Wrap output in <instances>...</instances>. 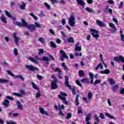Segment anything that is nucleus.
<instances>
[{"label":"nucleus","instance_id":"nucleus-62","mask_svg":"<svg viewBox=\"0 0 124 124\" xmlns=\"http://www.w3.org/2000/svg\"><path fill=\"white\" fill-rule=\"evenodd\" d=\"M94 119L95 121H96L98 123H99V119L98 118V117H97L96 114L94 115Z\"/></svg>","mask_w":124,"mask_h":124},{"label":"nucleus","instance_id":"nucleus-39","mask_svg":"<svg viewBox=\"0 0 124 124\" xmlns=\"http://www.w3.org/2000/svg\"><path fill=\"white\" fill-rule=\"evenodd\" d=\"M44 5L48 9V10H50L51 9V6H50V5H49L47 2L44 3Z\"/></svg>","mask_w":124,"mask_h":124},{"label":"nucleus","instance_id":"nucleus-14","mask_svg":"<svg viewBox=\"0 0 124 124\" xmlns=\"http://www.w3.org/2000/svg\"><path fill=\"white\" fill-rule=\"evenodd\" d=\"M60 54H62V57L64 58V59H68V56L66 55V53H65L63 50H60Z\"/></svg>","mask_w":124,"mask_h":124},{"label":"nucleus","instance_id":"nucleus-17","mask_svg":"<svg viewBox=\"0 0 124 124\" xmlns=\"http://www.w3.org/2000/svg\"><path fill=\"white\" fill-rule=\"evenodd\" d=\"M62 65L63 67V69H64V70H65V71H66V72H68V71H69V69H68V68H67V66H66V65H65V62L62 63Z\"/></svg>","mask_w":124,"mask_h":124},{"label":"nucleus","instance_id":"nucleus-2","mask_svg":"<svg viewBox=\"0 0 124 124\" xmlns=\"http://www.w3.org/2000/svg\"><path fill=\"white\" fill-rule=\"evenodd\" d=\"M68 24L70 27H75L76 24V19L74 14H71L70 16L69 17Z\"/></svg>","mask_w":124,"mask_h":124},{"label":"nucleus","instance_id":"nucleus-6","mask_svg":"<svg viewBox=\"0 0 124 124\" xmlns=\"http://www.w3.org/2000/svg\"><path fill=\"white\" fill-rule=\"evenodd\" d=\"M19 93H13V95H15L16 96H19V97H22V94H23V95H25V94H27V93H26V92H25L24 90H19Z\"/></svg>","mask_w":124,"mask_h":124},{"label":"nucleus","instance_id":"nucleus-9","mask_svg":"<svg viewBox=\"0 0 124 124\" xmlns=\"http://www.w3.org/2000/svg\"><path fill=\"white\" fill-rule=\"evenodd\" d=\"M58 97L60 98V99H61L62 100L63 103L65 104V105H68V102L66 100V98L65 97H63L61 95H58Z\"/></svg>","mask_w":124,"mask_h":124},{"label":"nucleus","instance_id":"nucleus-15","mask_svg":"<svg viewBox=\"0 0 124 124\" xmlns=\"http://www.w3.org/2000/svg\"><path fill=\"white\" fill-rule=\"evenodd\" d=\"M109 26L110 28H111V29H113V30H112V31L113 32H114V31H117V28H116V26H115V24H114L112 23H109Z\"/></svg>","mask_w":124,"mask_h":124},{"label":"nucleus","instance_id":"nucleus-40","mask_svg":"<svg viewBox=\"0 0 124 124\" xmlns=\"http://www.w3.org/2000/svg\"><path fill=\"white\" fill-rule=\"evenodd\" d=\"M42 61H44V62H50V59H49V58H48V57H43V59H42Z\"/></svg>","mask_w":124,"mask_h":124},{"label":"nucleus","instance_id":"nucleus-23","mask_svg":"<svg viewBox=\"0 0 124 124\" xmlns=\"http://www.w3.org/2000/svg\"><path fill=\"white\" fill-rule=\"evenodd\" d=\"M9 81L7 79H2L0 78V83L1 84H6V83H8Z\"/></svg>","mask_w":124,"mask_h":124},{"label":"nucleus","instance_id":"nucleus-49","mask_svg":"<svg viewBox=\"0 0 124 124\" xmlns=\"http://www.w3.org/2000/svg\"><path fill=\"white\" fill-rule=\"evenodd\" d=\"M88 97L89 99H91V98L93 97V93H92V92H90L88 93Z\"/></svg>","mask_w":124,"mask_h":124},{"label":"nucleus","instance_id":"nucleus-56","mask_svg":"<svg viewBox=\"0 0 124 124\" xmlns=\"http://www.w3.org/2000/svg\"><path fill=\"white\" fill-rule=\"evenodd\" d=\"M35 26L36 28H41V25L38 22H35Z\"/></svg>","mask_w":124,"mask_h":124},{"label":"nucleus","instance_id":"nucleus-8","mask_svg":"<svg viewBox=\"0 0 124 124\" xmlns=\"http://www.w3.org/2000/svg\"><path fill=\"white\" fill-rule=\"evenodd\" d=\"M13 37L14 38V42L16 43V46H18L19 44H18V42L20 40V37H17L16 35V33H14L13 34Z\"/></svg>","mask_w":124,"mask_h":124},{"label":"nucleus","instance_id":"nucleus-59","mask_svg":"<svg viewBox=\"0 0 124 124\" xmlns=\"http://www.w3.org/2000/svg\"><path fill=\"white\" fill-rule=\"evenodd\" d=\"M100 118H101V119H102V120H104V119H105V117L104 116V114L102 113H101L100 114Z\"/></svg>","mask_w":124,"mask_h":124},{"label":"nucleus","instance_id":"nucleus-22","mask_svg":"<svg viewBox=\"0 0 124 124\" xmlns=\"http://www.w3.org/2000/svg\"><path fill=\"white\" fill-rule=\"evenodd\" d=\"M100 73L101 74H107L108 75L109 73H110V70L108 69H105V71H102L100 72Z\"/></svg>","mask_w":124,"mask_h":124},{"label":"nucleus","instance_id":"nucleus-34","mask_svg":"<svg viewBox=\"0 0 124 124\" xmlns=\"http://www.w3.org/2000/svg\"><path fill=\"white\" fill-rule=\"evenodd\" d=\"M75 103L77 106L79 105V95H77L76 97Z\"/></svg>","mask_w":124,"mask_h":124},{"label":"nucleus","instance_id":"nucleus-50","mask_svg":"<svg viewBox=\"0 0 124 124\" xmlns=\"http://www.w3.org/2000/svg\"><path fill=\"white\" fill-rule=\"evenodd\" d=\"M20 9H25L26 7V4L25 3H22V5H20Z\"/></svg>","mask_w":124,"mask_h":124},{"label":"nucleus","instance_id":"nucleus-44","mask_svg":"<svg viewBox=\"0 0 124 124\" xmlns=\"http://www.w3.org/2000/svg\"><path fill=\"white\" fill-rule=\"evenodd\" d=\"M78 114H83V111L82 110V108L78 107Z\"/></svg>","mask_w":124,"mask_h":124},{"label":"nucleus","instance_id":"nucleus-64","mask_svg":"<svg viewBox=\"0 0 124 124\" xmlns=\"http://www.w3.org/2000/svg\"><path fill=\"white\" fill-rule=\"evenodd\" d=\"M121 37L122 41H123V42H124V35H123V34H121Z\"/></svg>","mask_w":124,"mask_h":124},{"label":"nucleus","instance_id":"nucleus-43","mask_svg":"<svg viewBox=\"0 0 124 124\" xmlns=\"http://www.w3.org/2000/svg\"><path fill=\"white\" fill-rule=\"evenodd\" d=\"M76 83L77 84H78V86L80 87V88H82V84H81V82H80V81H79V80H77L76 81Z\"/></svg>","mask_w":124,"mask_h":124},{"label":"nucleus","instance_id":"nucleus-61","mask_svg":"<svg viewBox=\"0 0 124 124\" xmlns=\"http://www.w3.org/2000/svg\"><path fill=\"white\" fill-rule=\"evenodd\" d=\"M25 67H26V68L29 70H31V65H25Z\"/></svg>","mask_w":124,"mask_h":124},{"label":"nucleus","instance_id":"nucleus-41","mask_svg":"<svg viewBox=\"0 0 124 124\" xmlns=\"http://www.w3.org/2000/svg\"><path fill=\"white\" fill-rule=\"evenodd\" d=\"M71 117H72V114L71 113H68L66 118L67 120H69Z\"/></svg>","mask_w":124,"mask_h":124},{"label":"nucleus","instance_id":"nucleus-29","mask_svg":"<svg viewBox=\"0 0 124 124\" xmlns=\"http://www.w3.org/2000/svg\"><path fill=\"white\" fill-rule=\"evenodd\" d=\"M1 20L3 23H7V21H6V18H5V16H4V15H2L1 16Z\"/></svg>","mask_w":124,"mask_h":124},{"label":"nucleus","instance_id":"nucleus-32","mask_svg":"<svg viewBox=\"0 0 124 124\" xmlns=\"http://www.w3.org/2000/svg\"><path fill=\"white\" fill-rule=\"evenodd\" d=\"M58 108H59V115L60 116H62V117H64V114H63V113H62V109H61V106H59Z\"/></svg>","mask_w":124,"mask_h":124},{"label":"nucleus","instance_id":"nucleus-46","mask_svg":"<svg viewBox=\"0 0 124 124\" xmlns=\"http://www.w3.org/2000/svg\"><path fill=\"white\" fill-rule=\"evenodd\" d=\"M44 49L42 48L39 49V52H38L39 55H41V54H44Z\"/></svg>","mask_w":124,"mask_h":124},{"label":"nucleus","instance_id":"nucleus-51","mask_svg":"<svg viewBox=\"0 0 124 124\" xmlns=\"http://www.w3.org/2000/svg\"><path fill=\"white\" fill-rule=\"evenodd\" d=\"M37 78L38 80H39L40 81L42 80V79H43V77H42V76H40L38 74H37Z\"/></svg>","mask_w":124,"mask_h":124},{"label":"nucleus","instance_id":"nucleus-11","mask_svg":"<svg viewBox=\"0 0 124 124\" xmlns=\"http://www.w3.org/2000/svg\"><path fill=\"white\" fill-rule=\"evenodd\" d=\"M39 109L42 115H46V116H49V113H48V112L44 110V108H43L40 107Z\"/></svg>","mask_w":124,"mask_h":124},{"label":"nucleus","instance_id":"nucleus-20","mask_svg":"<svg viewBox=\"0 0 124 124\" xmlns=\"http://www.w3.org/2000/svg\"><path fill=\"white\" fill-rule=\"evenodd\" d=\"M39 70V69H38V68L33 66H31V71L32 72H34V73H36V72H38Z\"/></svg>","mask_w":124,"mask_h":124},{"label":"nucleus","instance_id":"nucleus-58","mask_svg":"<svg viewBox=\"0 0 124 124\" xmlns=\"http://www.w3.org/2000/svg\"><path fill=\"white\" fill-rule=\"evenodd\" d=\"M7 99H9V100H14V98L10 97L9 96H6L5 97Z\"/></svg>","mask_w":124,"mask_h":124},{"label":"nucleus","instance_id":"nucleus-45","mask_svg":"<svg viewBox=\"0 0 124 124\" xmlns=\"http://www.w3.org/2000/svg\"><path fill=\"white\" fill-rule=\"evenodd\" d=\"M100 83H101V80L96 79L94 82V86H95V85H97V84H99Z\"/></svg>","mask_w":124,"mask_h":124},{"label":"nucleus","instance_id":"nucleus-35","mask_svg":"<svg viewBox=\"0 0 124 124\" xmlns=\"http://www.w3.org/2000/svg\"><path fill=\"white\" fill-rule=\"evenodd\" d=\"M91 113H89L88 115L86 116L85 118V121L86 122H89V121H91Z\"/></svg>","mask_w":124,"mask_h":124},{"label":"nucleus","instance_id":"nucleus-7","mask_svg":"<svg viewBox=\"0 0 124 124\" xmlns=\"http://www.w3.org/2000/svg\"><path fill=\"white\" fill-rule=\"evenodd\" d=\"M56 89H58V84L57 80H54L51 82V90H56Z\"/></svg>","mask_w":124,"mask_h":124},{"label":"nucleus","instance_id":"nucleus-18","mask_svg":"<svg viewBox=\"0 0 124 124\" xmlns=\"http://www.w3.org/2000/svg\"><path fill=\"white\" fill-rule=\"evenodd\" d=\"M2 104H3L4 106H5V107H8V105H9V101L7 99L5 100L4 102L2 103Z\"/></svg>","mask_w":124,"mask_h":124},{"label":"nucleus","instance_id":"nucleus-55","mask_svg":"<svg viewBox=\"0 0 124 124\" xmlns=\"http://www.w3.org/2000/svg\"><path fill=\"white\" fill-rule=\"evenodd\" d=\"M31 62L36 64H38V62H37L35 59L34 58H31Z\"/></svg>","mask_w":124,"mask_h":124},{"label":"nucleus","instance_id":"nucleus-52","mask_svg":"<svg viewBox=\"0 0 124 124\" xmlns=\"http://www.w3.org/2000/svg\"><path fill=\"white\" fill-rule=\"evenodd\" d=\"M36 30V27L34 24L31 25V31H35Z\"/></svg>","mask_w":124,"mask_h":124},{"label":"nucleus","instance_id":"nucleus-10","mask_svg":"<svg viewBox=\"0 0 124 124\" xmlns=\"http://www.w3.org/2000/svg\"><path fill=\"white\" fill-rule=\"evenodd\" d=\"M77 2L78 5H80L83 8H84L86 5V3H85V1L83 0H77Z\"/></svg>","mask_w":124,"mask_h":124},{"label":"nucleus","instance_id":"nucleus-25","mask_svg":"<svg viewBox=\"0 0 124 124\" xmlns=\"http://www.w3.org/2000/svg\"><path fill=\"white\" fill-rule=\"evenodd\" d=\"M18 78H19L21 79L22 81H24L25 79H24V78H23V76L21 75H17L15 76V79H18Z\"/></svg>","mask_w":124,"mask_h":124},{"label":"nucleus","instance_id":"nucleus-48","mask_svg":"<svg viewBox=\"0 0 124 124\" xmlns=\"http://www.w3.org/2000/svg\"><path fill=\"white\" fill-rule=\"evenodd\" d=\"M7 73H8V74H9V75H10V76H12V77H14V74H13V73H12V72H11V71H7Z\"/></svg>","mask_w":124,"mask_h":124},{"label":"nucleus","instance_id":"nucleus-4","mask_svg":"<svg viewBox=\"0 0 124 124\" xmlns=\"http://www.w3.org/2000/svg\"><path fill=\"white\" fill-rule=\"evenodd\" d=\"M90 31L92 32L91 34L95 40H98V37H99V35H98V31L97 30L93 29H91Z\"/></svg>","mask_w":124,"mask_h":124},{"label":"nucleus","instance_id":"nucleus-63","mask_svg":"<svg viewBox=\"0 0 124 124\" xmlns=\"http://www.w3.org/2000/svg\"><path fill=\"white\" fill-rule=\"evenodd\" d=\"M49 32L52 34V35H55V32L53 30V29H49Z\"/></svg>","mask_w":124,"mask_h":124},{"label":"nucleus","instance_id":"nucleus-27","mask_svg":"<svg viewBox=\"0 0 124 124\" xmlns=\"http://www.w3.org/2000/svg\"><path fill=\"white\" fill-rule=\"evenodd\" d=\"M50 45L52 48H54V49L57 48V45H56V44H55V43L52 41L50 42Z\"/></svg>","mask_w":124,"mask_h":124},{"label":"nucleus","instance_id":"nucleus-26","mask_svg":"<svg viewBox=\"0 0 124 124\" xmlns=\"http://www.w3.org/2000/svg\"><path fill=\"white\" fill-rule=\"evenodd\" d=\"M78 75L79 77H83L85 75V73L83 70H79L78 71Z\"/></svg>","mask_w":124,"mask_h":124},{"label":"nucleus","instance_id":"nucleus-47","mask_svg":"<svg viewBox=\"0 0 124 124\" xmlns=\"http://www.w3.org/2000/svg\"><path fill=\"white\" fill-rule=\"evenodd\" d=\"M38 16L41 17H44V16H45V14L43 11H41L40 14L38 15Z\"/></svg>","mask_w":124,"mask_h":124},{"label":"nucleus","instance_id":"nucleus-37","mask_svg":"<svg viewBox=\"0 0 124 124\" xmlns=\"http://www.w3.org/2000/svg\"><path fill=\"white\" fill-rule=\"evenodd\" d=\"M39 41L41 42L42 44H45V40L44 39V38L40 37L38 39Z\"/></svg>","mask_w":124,"mask_h":124},{"label":"nucleus","instance_id":"nucleus-21","mask_svg":"<svg viewBox=\"0 0 124 124\" xmlns=\"http://www.w3.org/2000/svg\"><path fill=\"white\" fill-rule=\"evenodd\" d=\"M99 67H100V69H103V65H102V63H100L97 65V66L95 68V71H97V70H98V68H99Z\"/></svg>","mask_w":124,"mask_h":124},{"label":"nucleus","instance_id":"nucleus-12","mask_svg":"<svg viewBox=\"0 0 124 124\" xmlns=\"http://www.w3.org/2000/svg\"><path fill=\"white\" fill-rule=\"evenodd\" d=\"M96 23L98 26H100L101 28L106 27V24L103 23L102 21L99 20H96Z\"/></svg>","mask_w":124,"mask_h":124},{"label":"nucleus","instance_id":"nucleus-19","mask_svg":"<svg viewBox=\"0 0 124 124\" xmlns=\"http://www.w3.org/2000/svg\"><path fill=\"white\" fill-rule=\"evenodd\" d=\"M67 40L68 43H74V42H75L74 41V38H73L72 37L68 38Z\"/></svg>","mask_w":124,"mask_h":124},{"label":"nucleus","instance_id":"nucleus-38","mask_svg":"<svg viewBox=\"0 0 124 124\" xmlns=\"http://www.w3.org/2000/svg\"><path fill=\"white\" fill-rule=\"evenodd\" d=\"M109 82L111 85V86H113V85H115L116 84V82L114 81V79H109Z\"/></svg>","mask_w":124,"mask_h":124},{"label":"nucleus","instance_id":"nucleus-42","mask_svg":"<svg viewBox=\"0 0 124 124\" xmlns=\"http://www.w3.org/2000/svg\"><path fill=\"white\" fill-rule=\"evenodd\" d=\"M38 93H36V98H38L39 97H40L41 96V93H40V91L38 90Z\"/></svg>","mask_w":124,"mask_h":124},{"label":"nucleus","instance_id":"nucleus-36","mask_svg":"<svg viewBox=\"0 0 124 124\" xmlns=\"http://www.w3.org/2000/svg\"><path fill=\"white\" fill-rule=\"evenodd\" d=\"M75 50L76 51L80 52L82 50V47L81 46H75Z\"/></svg>","mask_w":124,"mask_h":124},{"label":"nucleus","instance_id":"nucleus-57","mask_svg":"<svg viewBox=\"0 0 124 124\" xmlns=\"http://www.w3.org/2000/svg\"><path fill=\"white\" fill-rule=\"evenodd\" d=\"M60 94L61 96H67V94L62 92H60Z\"/></svg>","mask_w":124,"mask_h":124},{"label":"nucleus","instance_id":"nucleus-24","mask_svg":"<svg viewBox=\"0 0 124 124\" xmlns=\"http://www.w3.org/2000/svg\"><path fill=\"white\" fill-rule=\"evenodd\" d=\"M17 107L19 110H23V106L19 101H17Z\"/></svg>","mask_w":124,"mask_h":124},{"label":"nucleus","instance_id":"nucleus-5","mask_svg":"<svg viewBox=\"0 0 124 124\" xmlns=\"http://www.w3.org/2000/svg\"><path fill=\"white\" fill-rule=\"evenodd\" d=\"M113 61L114 62H124V57L122 56H119V57H114L113 59Z\"/></svg>","mask_w":124,"mask_h":124},{"label":"nucleus","instance_id":"nucleus-1","mask_svg":"<svg viewBox=\"0 0 124 124\" xmlns=\"http://www.w3.org/2000/svg\"><path fill=\"white\" fill-rule=\"evenodd\" d=\"M21 22H17L15 21H13V23L14 25H17L18 27H24L25 28H27V29H31V26L28 25V23L26 22L24 19L21 20Z\"/></svg>","mask_w":124,"mask_h":124},{"label":"nucleus","instance_id":"nucleus-53","mask_svg":"<svg viewBox=\"0 0 124 124\" xmlns=\"http://www.w3.org/2000/svg\"><path fill=\"white\" fill-rule=\"evenodd\" d=\"M14 53L15 56H18V49L15 48L14 50Z\"/></svg>","mask_w":124,"mask_h":124},{"label":"nucleus","instance_id":"nucleus-33","mask_svg":"<svg viewBox=\"0 0 124 124\" xmlns=\"http://www.w3.org/2000/svg\"><path fill=\"white\" fill-rule=\"evenodd\" d=\"M31 85L33 89H34V90H36L37 91H39V88L37 87V86L36 85V84H35V83L32 82Z\"/></svg>","mask_w":124,"mask_h":124},{"label":"nucleus","instance_id":"nucleus-3","mask_svg":"<svg viewBox=\"0 0 124 124\" xmlns=\"http://www.w3.org/2000/svg\"><path fill=\"white\" fill-rule=\"evenodd\" d=\"M69 78L67 76H66L65 77V85L66 87H67V88H69L70 90H72L73 94L74 95H75L76 94V92H75V88L73 87V88L71 87V85H69V82H68Z\"/></svg>","mask_w":124,"mask_h":124},{"label":"nucleus","instance_id":"nucleus-16","mask_svg":"<svg viewBox=\"0 0 124 124\" xmlns=\"http://www.w3.org/2000/svg\"><path fill=\"white\" fill-rule=\"evenodd\" d=\"M80 81L81 83H83V84H90V80L88 78H85L82 79H81Z\"/></svg>","mask_w":124,"mask_h":124},{"label":"nucleus","instance_id":"nucleus-60","mask_svg":"<svg viewBox=\"0 0 124 124\" xmlns=\"http://www.w3.org/2000/svg\"><path fill=\"white\" fill-rule=\"evenodd\" d=\"M108 2L109 3V4H115V2L113 0H108Z\"/></svg>","mask_w":124,"mask_h":124},{"label":"nucleus","instance_id":"nucleus-28","mask_svg":"<svg viewBox=\"0 0 124 124\" xmlns=\"http://www.w3.org/2000/svg\"><path fill=\"white\" fill-rule=\"evenodd\" d=\"M118 88H119V85L115 84V85L112 87V90L113 92H116V91L118 90Z\"/></svg>","mask_w":124,"mask_h":124},{"label":"nucleus","instance_id":"nucleus-54","mask_svg":"<svg viewBox=\"0 0 124 124\" xmlns=\"http://www.w3.org/2000/svg\"><path fill=\"white\" fill-rule=\"evenodd\" d=\"M31 17H32V18H33V19L35 20V21L38 20V17H37V16H35L33 14H31Z\"/></svg>","mask_w":124,"mask_h":124},{"label":"nucleus","instance_id":"nucleus-13","mask_svg":"<svg viewBox=\"0 0 124 124\" xmlns=\"http://www.w3.org/2000/svg\"><path fill=\"white\" fill-rule=\"evenodd\" d=\"M5 14L8 17V18H10V19H11V20H16V17H12L11 15L9 13H8V11H7L6 10L5 11Z\"/></svg>","mask_w":124,"mask_h":124},{"label":"nucleus","instance_id":"nucleus-30","mask_svg":"<svg viewBox=\"0 0 124 124\" xmlns=\"http://www.w3.org/2000/svg\"><path fill=\"white\" fill-rule=\"evenodd\" d=\"M105 115L107 117H108V118H109V119H111V120H116L115 119V117H114V116L110 115V114L108 113H106Z\"/></svg>","mask_w":124,"mask_h":124},{"label":"nucleus","instance_id":"nucleus-31","mask_svg":"<svg viewBox=\"0 0 124 124\" xmlns=\"http://www.w3.org/2000/svg\"><path fill=\"white\" fill-rule=\"evenodd\" d=\"M85 10H86L87 12H89L90 13H93V12H94V11H93V10L88 7L85 8Z\"/></svg>","mask_w":124,"mask_h":124}]
</instances>
